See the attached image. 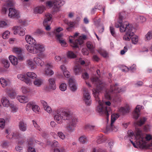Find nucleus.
<instances>
[{"mask_svg":"<svg viewBox=\"0 0 152 152\" xmlns=\"http://www.w3.org/2000/svg\"><path fill=\"white\" fill-rule=\"evenodd\" d=\"M94 126H92L91 125L87 124L85 125L84 127V129L87 131H91L94 129Z\"/></svg>","mask_w":152,"mask_h":152,"instance_id":"35","label":"nucleus"},{"mask_svg":"<svg viewBox=\"0 0 152 152\" xmlns=\"http://www.w3.org/2000/svg\"><path fill=\"white\" fill-rule=\"evenodd\" d=\"M28 146L29 147H33L34 146V141L32 138H30L27 141Z\"/></svg>","mask_w":152,"mask_h":152,"instance_id":"46","label":"nucleus"},{"mask_svg":"<svg viewBox=\"0 0 152 152\" xmlns=\"http://www.w3.org/2000/svg\"><path fill=\"white\" fill-rule=\"evenodd\" d=\"M1 102L4 107H8L10 106V103L9 101L6 97H3L1 99Z\"/></svg>","mask_w":152,"mask_h":152,"instance_id":"26","label":"nucleus"},{"mask_svg":"<svg viewBox=\"0 0 152 152\" xmlns=\"http://www.w3.org/2000/svg\"><path fill=\"white\" fill-rule=\"evenodd\" d=\"M0 82L3 87H5L10 83L9 81L6 80L3 77L0 79Z\"/></svg>","mask_w":152,"mask_h":152,"instance_id":"32","label":"nucleus"},{"mask_svg":"<svg viewBox=\"0 0 152 152\" xmlns=\"http://www.w3.org/2000/svg\"><path fill=\"white\" fill-rule=\"evenodd\" d=\"M67 86L66 84L64 83H62L60 86V89L62 91H64L66 89Z\"/></svg>","mask_w":152,"mask_h":152,"instance_id":"55","label":"nucleus"},{"mask_svg":"<svg viewBox=\"0 0 152 152\" xmlns=\"http://www.w3.org/2000/svg\"><path fill=\"white\" fill-rule=\"evenodd\" d=\"M10 34V32L8 31H5L2 35V37L4 39H6L9 37Z\"/></svg>","mask_w":152,"mask_h":152,"instance_id":"52","label":"nucleus"},{"mask_svg":"<svg viewBox=\"0 0 152 152\" xmlns=\"http://www.w3.org/2000/svg\"><path fill=\"white\" fill-rule=\"evenodd\" d=\"M63 34H57L56 38L59 42L60 43L62 46H67V44L64 39L62 38Z\"/></svg>","mask_w":152,"mask_h":152,"instance_id":"17","label":"nucleus"},{"mask_svg":"<svg viewBox=\"0 0 152 152\" xmlns=\"http://www.w3.org/2000/svg\"><path fill=\"white\" fill-rule=\"evenodd\" d=\"M35 104V103L31 101L28 102L26 105V110L27 111L28 110L30 109L33 107V106Z\"/></svg>","mask_w":152,"mask_h":152,"instance_id":"45","label":"nucleus"},{"mask_svg":"<svg viewBox=\"0 0 152 152\" xmlns=\"http://www.w3.org/2000/svg\"><path fill=\"white\" fill-rule=\"evenodd\" d=\"M63 30V28H61L60 27H58L54 30L53 33L55 34L56 36V35L57 34H62L61 33H59L61 31Z\"/></svg>","mask_w":152,"mask_h":152,"instance_id":"58","label":"nucleus"},{"mask_svg":"<svg viewBox=\"0 0 152 152\" xmlns=\"http://www.w3.org/2000/svg\"><path fill=\"white\" fill-rule=\"evenodd\" d=\"M9 145V143L7 141H4L2 142L1 146L3 148H7Z\"/></svg>","mask_w":152,"mask_h":152,"instance_id":"61","label":"nucleus"},{"mask_svg":"<svg viewBox=\"0 0 152 152\" xmlns=\"http://www.w3.org/2000/svg\"><path fill=\"white\" fill-rule=\"evenodd\" d=\"M113 100L115 102H119L121 101V98L120 96L117 95L114 98Z\"/></svg>","mask_w":152,"mask_h":152,"instance_id":"62","label":"nucleus"},{"mask_svg":"<svg viewBox=\"0 0 152 152\" xmlns=\"http://www.w3.org/2000/svg\"><path fill=\"white\" fill-rule=\"evenodd\" d=\"M74 70L76 75L80 74L82 72L81 66L79 64L76 65L74 67Z\"/></svg>","mask_w":152,"mask_h":152,"instance_id":"30","label":"nucleus"},{"mask_svg":"<svg viewBox=\"0 0 152 152\" xmlns=\"http://www.w3.org/2000/svg\"><path fill=\"white\" fill-rule=\"evenodd\" d=\"M52 18V15L50 14L47 13L46 14L43 23L44 26L45 27L46 30L47 31H48L50 29L49 25L51 23V20Z\"/></svg>","mask_w":152,"mask_h":152,"instance_id":"8","label":"nucleus"},{"mask_svg":"<svg viewBox=\"0 0 152 152\" xmlns=\"http://www.w3.org/2000/svg\"><path fill=\"white\" fill-rule=\"evenodd\" d=\"M130 108L129 107L127 106L125 107H121L118 109L119 112L122 114H124L129 113Z\"/></svg>","mask_w":152,"mask_h":152,"instance_id":"24","label":"nucleus"},{"mask_svg":"<svg viewBox=\"0 0 152 152\" xmlns=\"http://www.w3.org/2000/svg\"><path fill=\"white\" fill-rule=\"evenodd\" d=\"M9 11V13L8 16L9 17L13 18H18L19 17L18 12L15 9L12 8H10Z\"/></svg>","mask_w":152,"mask_h":152,"instance_id":"13","label":"nucleus"},{"mask_svg":"<svg viewBox=\"0 0 152 152\" xmlns=\"http://www.w3.org/2000/svg\"><path fill=\"white\" fill-rule=\"evenodd\" d=\"M146 120V118L143 117L141 118L139 121H137L135 123V125H138L139 126H141L143 124Z\"/></svg>","mask_w":152,"mask_h":152,"instance_id":"33","label":"nucleus"},{"mask_svg":"<svg viewBox=\"0 0 152 152\" xmlns=\"http://www.w3.org/2000/svg\"><path fill=\"white\" fill-rule=\"evenodd\" d=\"M131 39L132 43L134 44H136L138 41V37L136 36H134Z\"/></svg>","mask_w":152,"mask_h":152,"instance_id":"56","label":"nucleus"},{"mask_svg":"<svg viewBox=\"0 0 152 152\" xmlns=\"http://www.w3.org/2000/svg\"><path fill=\"white\" fill-rule=\"evenodd\" d=\"M84 100L85 104L89 105L91 104V96L88 89L85 88H83Z\"/></svg>","mask_w":152,"mask_h":152,"instance_id":"9","label":"nucleus"},{"mask_svg":"<svg viewBox=\"0 0 152 152\" xmlns=\"http://www.w3.org/2000/svg\"><path fill=\"white\" fill-rule=\"evenodd\" d=\"M10 107L11 109L12 112L15 113L18 110V108L12 103H10Z\"/></svg>","mask_w":152,"mask_h":152,"instance_id":"49","label":"nucleus"},{"mask_svg":"<svg viewBox=\"0 0 152 152\" xmlns=\"http://www.w3.org/2000/svg\"><path fill=\"white\" fill-rule=\"evenodd\" d=\"M135 138H136L137 144L140 147L147 148L152 149V136L150 134H147L145 138L142 134L141 130L139 129H136Z\"/></svg>","mask_w":152,"mask_h":152,"instance_id":"3","label":"nucleus"},{"mask_svg":"<svg viewBox=\"0 0 152 152\" xmlns=\"http://www.w3.org/2000/svg\"><path fill=\"white\" fill-rule=\"evenodd\" d=\"M142 107L140 105H137L134 110V111L133 113V117L134 118L137 119L139 116V113L140 110L142 109Z\"/></svg>","mask_w":152,"mask_h":152,"instance_id":"19","label":"nucleus"},{"mask_svg":"<svg viewBox=\"0 0 152 152\" xmlns=\"http://www.w3.org/2000/svg\"><path fill=\"white\" fill-rule=\"evenodd\" d=\"M6 92L8 96L11 98L13 99L15 98L16 93L12 88H7L6 89Z\"/></svg>","mask_w":152,"mask_h":152,"instance_id":"16","label":"nucleus"},{"mask_svg":"<svg viewBox=\"0 0 152 152\" xmlns=\"http://www.w3.org/2000/svg\"><path fill=\"white\" fill-rule=\"evenodd\" d=\"M72 117V115L69 112L58 110L56 111L54 118L58 123L61 124L62 123V120H68L71 119Z\"/></svg>","mask_w":152,"mask_h":152,"instance_id":"4","label":"nucleus"},{"mask_svg":"<svg viewBox=\"0 0 152 152\" xmlns=\"http://www.w3.org/2000/svg\"><path fill=\"white\" fill-rule=\"evenodd\" d=\"M125 88H119L118 84L112 85L110 86V92L112 93H118L125 91Z\"/></svg>","mask_w":152,"mask_h":152,"instance_id":"7","label":"nucleus"},{"mask_svg":"<svg viewBox=\"0 0 152 152\" xmlns=\"http://www.w3.org/2000/svg\"><path fill=\"white\" fill-rule=\"evenodd\" d=\"M19 129L22 132H25L27 129V126L26 123L23 120L20 121L18 124Z\"/></svg>","mask_w":152,"mask_h":152,"instance_id":"18","label":"nucleus"},{"mask_svg":"<svg viewBox=\"0 0 152 152\" xmlns=\"http://www.w3.org/2000/svg\"><path fill=\"white\" fill-rule=\"evenodd\" d=\"M9 59L12 64L14 65H17L18 63L17 58L15 56H10L9 57Z\"/></svg>","mask_w":152,"mask_h":152,"instance_id":"31","label":"nucleus"},{"mask_svg":"<svg viewBox=\"0 0 152 152\" xmlns=\"http://www.w3.org/2000/svg\"><path fill=\"white\" fill-rule=\"evenodd\" d=\"M57 135L60 139L62 140H64L66 138L65 135L61 132H58L57 133Z\"/></svg>","mask_w":152,"mask_h":152,"instance_id":"51","label":"nucleus"},{"mask_svg":"<svg viewBox=\"0 0 152 152\" xmlns=\"http://www.w3.org/2000/svg\"><path fill=\"white\" fill-rule=\"evenodd\" d=\"M34 61L38 65L42 66L44 64V62L38 57H35L34 58Z\"/></svg>","mask_w":152,"mask_h":152,"instance_id":"27","label":"nucleus"},{"mask_svg":"<svg viewBox=\"0 0 152 152\" xmlns=\"http://www.w3.org/2000/svg\"><path fill=\"white\" fill-rule=\"evenodd\" d=\"M44 9L43 7H37L35 9L34 12L35 13H42L44 11Z\"/></svg>","mask_w":152,"mask_h":152,"instance_id":"41","label":"nucleus"},{"mask_svg":"<svg viewBox=\"0 0 152 152\" xmlns=\"http://www.w3.org/2000/svg\"><path fill=\"white\" fill-rule=\"evenodd\" d=\"M119 116L118 114H113L111 115V122L110 124L111 129L114 132H116L118 130L117 127H114L113 124L115 120L117 119Z\"/></svg>","mask_w":152,"mask_h":152,"instance_id":"12","label":"nucleus"},{"mask_svg":"<svg viewBox=\"0 0 152 152\" xmlns=\"http://www.w3.org/2000/svg\"><path fill=\"white\" fill-rule=\"evenodd\" d=\"M106 140V138L103 136L102 135L98 137L96 142L98 144H100L102 142H105Z\"/></svg>","mask_w":152,"mask_h":152,"instance_id":"34","label":"nucleus"},{"mask_svg":"<svg viewBox=\"0 0 152 152\" xmlns=\"http://www.w3.org/2000/svg\"><path fill=\"white\" fill-rule=\"evenodd\" d=\"M17 77L19 80L25 82L28 85H30L32 84L31 79L27 77L25 74H18L17 75Z\"/></svg>","mask_w":152,"mask_h":152,"instance_id":"11","label":"nucleus"},{"mask_svg":"<svg viewBox=\"0 0 152 152\" xmlns=\"http://www.w3.org/2000/svg\"><path fill=\"white\" fill-rule=\"evenodd\" d=\"M32 110L34 112L36 113H38L40 111V108L38 106L34 104V105L33 106Z\"/></svg>","mask_w":152,"mask_h":152,"instance_id":"47","label":"nucleus"},{"mask_svg":"<svg viewBox=\"0 0 152 152\" xmlns=\"http://www.w3.org/2000/svg\"><path fill=\"white\" fill-rule=\"evenodd\" d=\"M32 122L33 124L35 127L39 131H41L42 130V129L40 128L39 126L37 124V122L34 120H33Z\"/></svg>","mask_w":152,"mask_h":152,"instance_id":"60","label":"nucleus"},{"mask_svg":"<svg viewBox=\"0 0 152 152\" xmlns=\"http://www.w3.org/2000/svg\"><path fill=\"white\" fill-rule=\"evenodd\" d=\"M86 45L87 47L89 49L90 52L92 53H94V48L92 43L90 42H88L87 43Z\"/></svg>","mask_w":152,"mask_h":152,"instance_id":"36","label":"nucleus"},{"mask_svg":"<svg viewBox=\"0 0 152 152\" xmlns=\"http://www.w3.org/2000/svg\"><path fill=\"white\" fill-rule=\"evenodd\" d=\"M44 71V74L47 75H52L54 74L53 72L50 69L53 68L52 65L51 63H48Z\"/></svg>","mask_w":152,"mask_h":152,"instance_id":"14","label":"nucleus"},{"mask_svg":"<svg viewBox=\"0 0 152 152\" xmlns=\"http://www.w3.org/2000/svg\"><path fill=\"white\" fill-rule=\"evenodd\" d=\"M21 90L22 93L24 94H26L30 92V89L24 86H23L21 88Z\"/></svg>","mask_w":152,"mask_h":152,"instance_id":"44","label":"nucleus"},{"mask_svg":"<svg viewBox=\"0 0 152 152\" xmlns=\"http://www.w3.org/2000/svg\"><path fill=\"white\" fill-rule=\"evenodd\" d=\"M25 39L26 42L30 45H34L36 43L35 40L29 35H28L26 36Z\"/></svg>","mask_w":152,"mask_h":152,"instance_id":"20","label":"nucleus"},{"mask_svg":"<svg viewBox=\"0 0 152 152\" xmlns=\"http://www.w3.org/2000/svg\"><path fill=\"white\" fill-rule=\"evenodd\" d=\"M26 63L28 66L30 67L31 69H34L35 68L36 65L32 61L28 60L27 61Z\"/></svg>","mask_w":152,"mask_h":152,"instance_id":"38","label":"nucleus"},{"mask_svg":"<svg viewBox=\"0 0 152 152\" xmlns=\"http://www.w3.org/2000/svg\"><path fill=\"white\" fill-rule=\"evenodd\" d=\"M59 144L58 142L56 140L53 141L52 143L51 144V145L53 147H58Z\"/></svg>","mask_w":152,"mask_h":152,"instance_id":"63","label":"nucleus"},{"mask_svg":"<svg viewBox=\"0 0 152 152\" xmlns=\"http://www.w3.org/2000/svg\"><path fill=\"white\" fill-rule=\"evenodd\" d=\"M12 137L14 138L18 139L19 140V145H22L24 143V137L21 135L18 132H17L13 133Z\"/></svg>","mask_w":152,"mask_h":152,"instance_id":"15","label":"nucleus"},{"mask_svg":"<svg viewBox=\"0 0 152 152\" xmlns=\"http://www.w3.org/2000/svg\"><path fill=\"white\" fill-rule=\"evenodd\" d=\"M22 51L21 48L17 47L14 48L13 50V52L18 55L22 54Z\"/></svg>","mask_w":152,"mask_h":152,"instance_id":"40","label":"nucleus"},{"mask_svg":"<svg viewBox=\"0 0 152 152\" xmlns=\"http://www.w3.org/2000/svg\"><path fill=\"white\" fill-rule=\"evenodd\" d=\"M82 77L85 80L88 79L89 77V75L86 72L83 73L82 74Z\"/></svg>","mask_w":152,"mask_h":152,"instance_id":"59","label":"nucleus"},{"mask_svg":"<svg viewBox=\"0 0 152 152\" xmlns=\"http://www.w3.org/2000/svg\"><path fill=\"white\" fill-rule=\"evenodd\" d=\"M98 51L104 57H106L107 56V53L104 50L99 49L98 50Z\"/></svg>","mask_w":152,"mask_h":152,"instance_id":"39","label":"nucleus"},{"mask_svg":"<svg viewBox=\"0 0 152 152\" xmlns=\"http://www.w3.org/2000/svg\"><path fill=\"white\" fill-rule=\"evenodd\" d=\"M2 62L4 65V66L6 68H8L9 67L10 64L8 61L5 59H2Z\"/></svg>","mask_w":152,"mask_h":152,"instance_id":"57","label":"nucleus"},{"mask_svg":"<svg viewBox=\"0 0 152 152\" xmlns=\"http://www.w3.org/2000/svg\"><path fill=\"white\" fill-rule=\"evenodd\" d=\"M35 47V49L37 50V53L38 52L41 53L44 51L45 49L43 45L40 44H36L34 45Z\"/></svg>","mask_w":152,"mask_h":152,"instance_id":"28","label":"nucleus"},{"mask_svg":"<svg viewBox=\"0 0 152 152\" xmlns=\"http://www.w3.org/2000/svg\"><path fill=\"white\" fill-rule=\"evenodd\" d=\"M91 81L96 87V89L93 90V94L96 100L99 104L97 107V111L100 114H103L105 116L106 120H108L109 115L112 113L110 107L111 103L110 101H107L105 102V104H104L100 100L99 96V92L105 87L106 84L99 80L97 77L92 78Z\"/></svg>","mask_w":152,"mask_h":152,"instance_id":"1","label":"nucleus"},{"mask_svg":"<svg viewBox=\"0 0 152 152\" xmlns=\"http://www.w3.org/2000/svg\"><path fill=\"white\" fill-rule=\"evenodd\" d=\"M14 34H18L20 36H23L25 34V30L22 27L20 26H15L13 27Z\"/></svg>","mask_w":152,"mask_h":152,"instance_id":"10","label":"nucleus"},{"mask_svg":"<svg viewBox=\"0 0 152 152\" xmlns=\"http://www.w3.org/2000/svg\"><path fill=\"white\" fill-rule=\"evenodd\" d=\"M79 141L82 144H87L88 142L87 137L85 135L80 136L79 138Z\"/></svg>","mask_w":152,"mask_h":152,"instance_id":"29","label":"nucleus"},{"mask_svg":"<svg viewBox=\"0 0 152 152\" xmlns=\"http://www.w3.org/2000/svg\"><path fill=\"white\" fill-rule=\"evenodd\" d=\"M64 4V1L60 0L55 1H49L46 2L47 6L49 7H53L54 9H57V10Z\"/></svg>","mask_w":152,"mask_h":152,"instance_id":"6","label":"nucleus"},{"mask_svg":"<svg viewBox=\"0 0 152 152\" xmlns=\"http://www.w3.org/2000/svg\"><path fill=\"white\" fill-rule=\"evenodd\" d=\"M69 83L70 89L72 91H75L77 89V87L75 80L70 78L69 80Z\"/></svg>","mask_w":152,"mask_h":152,"instance_id":"21","label":"nucleus"},{"mask_svg":"<svg viewBox=\"0 0 152 152\" xmlns=\"http://www.w3.org/2000/svg\"><path fill=\"white\" fill-rule=\"evenodd\" d=\"M67 56L69 58H74L76 57V55L71 51H68L67 53Z\"/></svg>","mask_w":152,"mask_h":152,"instance_id":"37","label":"nucleus"},{"mask_svg":"<svg viewBox=\"0 0 152 152\" xmlns=\"http://www.w3.org/2000/svg\"><path fill=\"white\" fill-rule=\"evenodd\" d=\"M147 40H149L152 38V31H149L145 35Z\"/></svg>","mask_w":152,"mask_h":152,"instance_id":"53","label":"nucleus"},{"mask_svg":"<svg viewBox=\"0 0 152 152\" xmlns=\"http://www.w3.org/2000/svg\"><path fill=\"white\" fill-rule=\"evenodd\" d=\"M17 99L20 102L23 103H27L29 100V99L27 96H18Z\"/></svg>","mask_w":152,"mask_h":152,"instance_id":"22","label":"nucleus"},{"mask_svg":"<svg viewBox=\"0 0 152 152\" xmlns=\"http://www.w3.org/2000/svg\"><path fill=\"white\" fill-rule=\"evenodd\" d=\"M86 38V36L83 35L80 36L78 39H77L75 41H73L74 37H73L70 36L69 38V41L70 45L73 48H77L79 45L82 44L83 42V40H85Z\"/></svg>","mask_w":152,"mask_h":152,"instance_id":"5","label":"nucleus"},{"mask_svg":"<svg viewBox=\"0 0 152 152\" xmlns=\"http://www.w3.org/2000/svg\"><path fill=\"white\" fill-rule=\"evenodd\" d=\"M25 47L29 52L33 53H37V50L35 49V47H34L33 46L27 45H25Z\"/></svg>","mask_w":152,"mask_h":152,"instance_id":"25","label":"nucleus"},{"mask_svg":"<svg viewBox=\"0 0 152 152\" xmlns=\"http://www.w3.org/2000/svg\"><path fill=\"white\" fill-rule=\"evenodd\" d=\"M48 82L49 88L53 90L55 89L56 87L55 79L53 78H50L48 80Z\"/></svg>","mask_w":152,"mask_h":152,"instance_id":"23","label":"nucleus"},{"mask_svg":"<svg viewBox=\"0 0 152 152\" xmlns=\"http://www.w3.org/2000/svg\"><path fill=\"white\" fill-rule=\"evenodd\" d=\"M42 80L40 79H36L34 82V84L35 85L37 86H39L42 83Z\"/></svg>","mask_w":152,"mask_h":152,"instance_id":"42","label":"nucleus"},{"mask_svg":"<svg viewBox=\"0 0 152 152\" xmlns=\"http://www.w3.org/2000/svg\"><path fill=\"white\" fill-rule=\"evenodd\" d=\"M75 127L74 126H71V124H70L67 125L66 127V128L69 132H72L74 131L75 129Z\"/></svg>","mask_w":152,"mask_h":152,"instance_id":"48","label":"nucleus"},{"mask_svg":"<svg viewBox=\"0 0 152 152\" xmlns=\"http://www.w3.org/2000/svg\"><path fill=\"white\" fill-rule=\"evenodd\" d=\"M26 75L27 76L32 79H34L36 78L37 77V75L34 72H29L26 73Z\"/></svg>","mask_w":152,"mask_h":152,"instance_id":"43","label":"nucleus"},{"mask_svg":"<svg viewBox=\"0 0 152 152\" xmlns=\"http://www.w3.org/2000/svg\"><path fill=\"white\" fill-rule=\"evenodd\" d=\"M35 34L38 36H41L45 34L43 31L41 29H38L35 32Z\"/></svg>","mask_w":152,"mask_h":152,"instance_id":"54","label":"nucleus"},{"mask_svg":"<svg viewBox=\"0 0 152 152\" xmlns=\"http://www.w3.org/2000/svg\"><path fill=\"white\" fill-rule=\"evenodd\" d=\"M123 13H120L118 21L115 23V26L117 28H120V31L121 32L126 31V34L124 36L123 39L126 41H129L131 38L134 35L133 31L134 28L132 26L127 22L122 23L124 17Z\"/></svg>","mask_w":152,"mask_h":152,"instance_id":"2","label":"nucleus"},{"mask_svg":"<svg viewBox=\"0 0 152 152\" xmlns=\"http://www.w3.org/2000/svg\"><path fill=\"white\" fill-rule=\"evenodd\" d=\"M5 124V120L2 118H0V127L4 128Z\"/></svg>","mask_w":152,"mask_h":152,"instance_id":"64","label":"nucleus"},{"mask_svg":"<svg viewBox=\"0 0 152 152\" xmlns=\"http://www.w3.org/2000/svg\"><path fill=\"white\" fill-rule=\"evenodd\" d=\"M77 122V119L76 118H73L70 123L71 126L75 127Z\"/></svg>","mask_w":152,"mask_h":152,"instance_id":"50","label":"nucleus"}]
</instances>
